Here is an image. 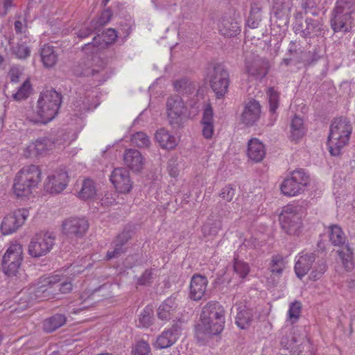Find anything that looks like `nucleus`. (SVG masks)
Here are the masks:
<instances>
[{
    "mask_svg": "<svg viewBox=\"0 0 355 355\" xmlns=\"http://www.w3.org/2000/svg\"><path fill=\"white\" fill-rule=\"evenodd\" d=\"M225 316L223 308L216 302H208L203 308L200 315V322L196 328L198 338L202 339L204 336L218 335L223 329Z\"/></svg>",
    "mask_w": 355,
    "mask_h": 355,
    "instance_id": "1",
    "label": "nucleus"
},
{
    "mask_svg": "<svg viewBox=\"0 0 355 355\" xmlns=\"http://www.w3.org/2000/svg\"><path fill=\"white\" fill-rule=\"evenodd\" d=\"M61 101V95L55 89L43 91L37 100L35 109L28 114V120L33 123H49L58 114Z\"/></svg>",
    "mask_w": 355,
    "mask_h": 355,
    "instance_id": "2",
    "label": "nucleus"
},
{
    "mask_svg": "<svg viewBox=\"0 0 355 355\" xmlns=\"http://www.w3.org/2000/svg\"><path fill=\"white\" fill-rule=\"evenodd\" d=\"M42 180V171L38 166H24L15 175L12 190L17 198L30 196Z\"/></svg>",
    "mask_w": 355,
    "mask_h": 355,
    "instance_id": "3",
    "label": "nucleus"
},
{
    "mask_svg": "<svg viewBox=\"0 0 355 355\" xmlns=\"http://www.w3.org/2000/svg\"><path fill=\"white\" fill-rule=\"evenodd\" d=\"M352 132V126L347 118L336 119L331 123L327 145L329 153L333 156L340 155L346 146Z\"/></svg>",
    "mask_w": 355,
    "mask_h": 355,
    "instance_id": "4",
    "label": "nucleus"
},
{
    "mask_svg": "<svg viewBox=\"0 0 355 355\" xmlns=\"http://www.w3.org/2000/svg\"><path fill=\"white\" fill-rule=\"evenodd\" d=\"M335 32H348L355 26V0H338L331 19Z\"/></svg>",
    "mask_w": 355,
    "mask_h": 355,
    "instance_id": "5",
    "label": "nucleus"
},
{
    "mask_svg": "<svg viewBox=\"0 0 355 355\" xmlns=\"http://www.w3.org/2000/svg\"><path fill=\"white\" fill-rule=\"evenodd\" d=\"M306 213L302 205L289 204L284 207L279 215L282 230L288 234L299 236L303 230V218Z\"/></svg>",
    "mask_w": 355,
    "mask_h": 355,
    "instance_id": "6",
    "label": "nucleus"
},
{
    "mask_svg": "<svg viewBox=\"0 0 355 355\" xmlns=\"http://www.w3.org/2000/svg\"><path fill=\"white\" fill-rule=\"evenodd\" d=\"M189 105L193 110L188 112L182 99L178 96L171 97L166 103V112L169 123L174 128H180L184 123L191 116L196 114L199 108L197 101H191Z\"/></svg>",
    "mask_w": 355,
    "mask_h": 355,
    "instance_id": "7",
    "label": "nucleus"
},
{
    "mask_svg": "<svg viewBox=\"0 0 355 355\" xmlns=\"http://www.w3.org/2000/svg\"><path fill=\"white\" fill-rule=\"evenodd\" d=\"M329 241L334 246L343 247L337 253L342 261L343 266L347 270H351L354 267V250L349 243H346V236L342 228L338 225H331L327 227Z\"/></svg>",
    "mask_w": 355,
    "mask_h": 355,
    "instance_id": "8",
    "label": "nucleus"
},
{
    "mask_svg": "<svg viewBox=\"0 0 355 355\" xmlns=\"http://www.w3.org/2000/svg\"><path fill=\"white\" fill-rule=\"evenodd\" d=\"M83 125V118L81 116H76L74 119H71L69 123L70 130L65 135L63 142L53 141L51 139L44 138L37 139L34 141L37 156L47 153L49 151L55 148L57 145L64 143H70L77 137V134L81 130Z\"/></svg>",
    "mask_w": 355,
    "mask_h": 355,
    "instance_id": "9",
    "label": "nucleus"
},
{
    "mask_svg": "<svg viewBox=\"0 0 355 355\" xmlns=\"http://www.w3.org/2000/svg\"><path fill=\"white\" fill-rule=\"evenodd\" d=\"M61 281L58 275L42 277L38 282L25 291L30 295V301H43L55 297V286Z\"/></svg>",
    "mask_w": 355,
    "mask_h": 355,
    "instance_id": "10",
    "label": "nucleus"
},
{
    "mask_svg": "<svg viewBox=\"0 0 355 355\" xmlns=\"http://www.w3.org/2000/svg\"><path fill=\"white\" fill-rule=\"evenodd\" d=\"M310 182L309 175L302 169L293 171L280 185L282 193L286 196H296L304 191Z\"/></svg>",
    "mask_w": 355,
    "mask_h": 355,
    "instance_id": "11",
    "label": "nucleus"
},
{
    "mask_svg": "<svg viewBox=\"0 0 355 355\" xmlns=\"http://www.w3.org/2000/svg\"><path fill=\"white\" fill-rule=\"evenodd\" d=\"M55 240V236L51 232H40L37 233L30 241L28 252L35 258L45 256L52 250Z\"/></svg>",
    "mask_w": 355,
    "mask_h": 355,
    "instance_id": "12",
    "label": "nucleus"
},
{
    "mask_svg": "<svg viewBox=\"0 0 355 355\" xmlns=\"http://www.w3.org/2000/svg\"><path fill=\"white\" fill-rule=\"evenodd\" d=\"M23 260V248L17 242L12 243L3 257L2 265L8 276H16Z\"/></svg>",
    "mask_w": 355,
    "mask_h": 355,
    "instance_id": "13",
    "label": "nucleus"
},
{
    "mask_svg": "<svg viewBox=\"0 0 355 355\" xmlns=\"http://www.w3.org/2000/svg\"><path fill=\"white\" fill-rule=\"evenodd\" d=\"M28 216L29 211L26 209H19L6 215L0 225L1 234L6 236L15 233L24 224Z\"/></svg>",
    "mask_w": 355,
    "mask_h": 355,
    "instance_id": "14",
    "label": "nucleus"
},
{
    "mask_svg": "<svg viewBox=\"0 0 355 355\" xmlns=\"http://www.w3.org/2000/svg\"><path fill=\"white\" fill-rule=\"evenodd\" d=\"M69 178L64 168H58L49 173L44 181V189L50 193H60L68 185Z\"/></svg>",
    "mask_w": 355,
    "mask_h": 355,
    "instance_id": "15",
    "label": "nucleus"
},
{
    "mask_svg": "<svg viewBox=\"0 0 355 355\" xmlns=\"http://www.w3.org/2000/svg\"><path fill=\"white\" fill-rule=\"evenodd\" d=\"M229 74L221 66L215 67L208 73L210 85L218 97L223 96L227 91Z\"/></svg>",
    "mask_w": 355,
    "mask_h": 355,
    "instance_id": "16",
    "label": "nucleus"
},
{
    "mask_svg": "<svg viewBox=\"0 0 355 355\" xmlns=\"http://www.w3.org/2000/svg\"><path fill=\"white\" fill-rule=\"evenodd\" d=\"M89 225L83 218H70L62 223V233L69 240L82 238L86 233Z\"/></svg>",
    "mask_w": 355,
    "mask_h": 355,
    "instance_id": "17",
    "label": "nucleus"
},
{
    "mask_svg": "<svg viewBox=\"0 0 355 355\" xmlns=\"http://www.w3.org/2000/svg\"><path fill=\"white\" fill-rule=\"evenodd\" d=\"M182 330V322L177 321L170 329H166L157 337L153 346L156 349H164L172 346L179 338Z\"/></svg>",
    "mask_w": 355,
    "mask_h": 355,
    "instance_id": "18",
    "label": "nucleus"
},
{
    "mask_svg": "<svg viewBox=\"0 0 355 355\" xmlns=\"http://www.w3.org/2000/svg\"><path fill=\"white\" fill-rule=\"evenodd\" d=\"M110 181L118 192L129 193L132 188V182L128 171L124 168H114L110 175Z\"/></svg>",
    "mask_w": 355,
    "mask_h": 355,
    "instance_id": "19",
    "label": "nucleus"
},
{
    "mask_svg": "<svg viewBox=\"0 0 355 355\" xmlns=\"http://www.w3.org/2000/svg\"><path fill=\"white\" fill-rule=\"evenodd\" d=\"M315 260V254L311 252L302 251L295 257V272L297 277L302 279L312 268Z\"/></svg>",
    "mask_w": 355,
    "mask_h": 355,
    "instance_id": "20",
    "label": "nucleus"
},
{
    "mask_svg": "<svg viewBox=\"0 0 355 355\" xmlns=\"http://www.w3.org/2000/svg\"><path fill=\"white\" fill-rule=\"evenodd\" d=\"M116 37V31L109 28L102 35L94 37L92 42L86 44L84 49L87 52L89 49H93L92 53H96L100 49H104L108 44L113 43Z\"/></svg>",
    "mask_w": 355,
    "mask_h": 355,
    "instance_id": "21",
    "label": "nucleus"
},
{
    "mask_svg": "<svg viewBox=\"0 0 355 355\" xmlns=\"http://www.w3.org/2000/svg\"><path fill=\"white\" fill-rule=\"evenodd\" d=\"M207 284L206 277L194 275L190 282L189 297L195 301L201 300L205 295Z\"/></svg>",
    "mask_w": 355,
    "mask_h": 355,
    "instance_id": "22",
    "label": "nucleus"
},
{
    "mask_svg": "<svg viewBox=\"0 0 355 355\" xmlns=\"http://www.w3.org/2000/svg\"><path fill=\"white\" fill-rule=\"evenodd\" d=\"M260 114L261 106L259 102L255 100H250L245 104L241 114V121L245 125H252L259 120Z\"/></svg>",
    "mask_w": 355,
    "mask_h": 355,
    "instance_id": "23",
    "label": "nucleus"
},
{
    "mask_svg": "<svg viewBox=\"0 0 355 355\" xmlns=\"http://www.w3.org/2000/svg\"><path fill=\"white\" fill-rule=\"evenodd\" d=\"M179 306V302L176 296H170L166 298L157 309L159 319L168 321L175 313Z\"/></svg>",
    "mask_w": 355,
    "mask_h": 355,
    "instance_id": "24",
    "label": "nucleus"
},
{
    "mask_svg": "<svg viewBox=\"0 0 355 355\" xmlns=\"http://www.w3.org/2000/svg\"><path fill=\"white\" fill-rule=\"evenodd\" d=\"M245 71L255 78H261L267 73L266 64L259 58H247L245 62Z\"/></svg>",
    "mask_w": 355,
    "mask_h": 355,
    "instance_id": "25",
    "label": "nucleus"
},
{
    "mask_svg": "<svg viewBox=\"0 0 355 355\" xmlns=\"http://www.w3.org/2000/svg\"><path fill=\"white\" fill-rule=\"evenodd\" d=\"M305 28L302 30L301 35L306 37H313L323 35L325 30L323 21L318 19L306 18L305 20Z\"/></svg>",
    "mask_w": 355,
    "mask_h": 355,
    "instance_id": "26",
    "label": "nucleus"
},
{
    "mask_svg": "<svg viewBox=\"0 0 355 355\" xmlns=\"http://www.w3.org/2000/svg\"><path fill=\"white\" fill-rule=\"evenodd\" d=\"M247 155L254 162H261L266 155L264 144L259 139L252 138L248 143Z\"/></svg>",
    "mask_w": 355,
    "mask_h": 355,
    "instance_id": "27",
    "label": "nucleus"
},
{
    "mask_svg": "<svg viewBox=\"0 0 355 355\" xmlns=\"http://www.w3.org/2000/svg\"><path fill=\"white\" fill-rule=\"evenodd\" d=\"M159 146L166 150H173L178 144V139L165 128L157 130L155 135Z\"/></svg>",
    "mask_w": 355,
    "mask_h": 355,
    "instance_id": "28",
    "label": "nucleus"
},
{
    "mask_svg": "<svg viewBox=\"0 0 355 355\" xmlns=\"http://www.w3.org/2000/svg\"><path fill=\"white\" fill-rule=\"evenodd\" d=\"M125 164L134 171H139L144 166V157L141 153L135 149H128L123 155Z\"/></svg>",
    "mask_w": 355,
    "mask_h": 355,
    "instance_id": "29",
    "label": "nucleus"
},
{
    "mask_svg": "<svg viewBox=\"0 0 355 355\" xmlns=\"http://www.w3.org/2000/svg\"><path fill=\"white\" fill-rule=\"evenodd\" d=\"M218 31L227 37L236 36L241 31L239 23L232 19H223L218 24Z\"/></svg>",
    "mask_w": 355,
    "mask_h": 355,
    "instance_id": "30",
    "label": "nucleus"
},
{
    "mask_svg": "<svg viewBox=\"0 0 355 355\" xmlns=\"http://www.w3.org/2000/svg\"><path fill=\"white\" fill-rule=\"evenodd\" d=\"M306 133V128L304 125L302 119L295 116L290 125V137L293 141H298L302 139Z\"/></svg>",
    "mask_w": 355,
    "mask_h": 355,
    "instance_id": "31",
    "label": "nucleus"
},
{
    "mask_svg": "<svg viewBox=\"0 0 355 355\" xmlns=\"http://www.w3.org/2000/svg\"><path fill=\"white\" fill-rule=\"evenodd\" d=\"M40 55L45 67H52L57 62L58 55L51 46L44 45L41 49Z\"/></svg>",
    "mask_w": 355,
    "mask_h": 355,
    "instance_id": "32",
    "label": "nucleus"
},
{
    "mask_svg": "<svg viewBox=\"0 0 355 355\" xmlns=\"http://www.w3.org/2000/svg\"><path fill=\"white\" fill-rule=\"evenodd\" d=\"M267 96L269 103V110L270 114V118L272 122L271 125L274 123L276 121L277 114L276 113V110L279 106V93L274 89L272 87H270L267 90Z\"/></svg>",
    "mask_w": 355,
    "mask_h": 355,
    "instance_id": "33",
    "label": "nucleus"
},
{
    "mask_svg": "<svg viewBox=\"0 0 355 355\" xmlns=\"http://www.w3.org/2000/svg\"><path fill=\"white\" fill-rule=\"evenodd\" d=\"M292 6L291 0H272V9L278 18L287 17Z\"/></svg>",
    "mask_w": 355,
    "mask_h": 355,
    "instance_id": "34",
    "label": "nucleus"
},
{
    "mask_svg": "<svg viewBox=\"0 0 355 355\" xmlns=\"http://www.w3.org/2000/svg\"><path fill=\"white\" fill-rule=\"evenodd\" d=\"M238 310L239 311L236 316V324L241 329L248 328L252 322V310L245 307L243 309L239 307Z\"/></svg>",
    "mask_w": 355,
    "mask_h": 355,
    "instance_id": "35",
    "label": "nucleus"
},
{
    "mask_svg": "<svg viewBox=\"0 0 355 355\" xmlns=\"http://www.w3.org/2000/svg\"><path fill=\"white\" fill-rule=\"evenodd\" d=\"M66 322V318L62 314H55L45 320L43 323L44 330L46 332H52L62 327Z\"/></svg>",
    "mask_w": 355,
    "mask_h": 355,
    "instance_id": "36",
    "label": "nucleus"
},
{
    "mask_svg": "<svg viewBox=\"0 0 355 355\" xmlns=\"http://www.w3.org/2000/svg\"><path fill=\"white\" fill-rule=\"evenodd\" d=\"M96 194L94 182L90 179H87L83 182L82 188L78 193V197L82 199H91Z\"/></svg>",
    "mask_w": 355,
    "mask_h": 355,
    "instance_id": "37",
    "label": "nucleus"
},
{
    "mask_svg": "<svg viewBox=\"0 0 355 355\" xmlns=\"http://www.w3.org/2000/svg\"><path fill=\"white\" fill-rule=\"evenodd\" d=\"M61 278V281L55 286V296L58 293V291L60 293H68L72 290L71 279L67 277V275L56 274Z\"/></svg>",
    "mask_w": 355,
    "mask_h": 355,
    "instance_id": "38",
    "label": "nucleus"
},
{
    "mask_svg": "<svg viewBox=\"0 0 355 355\" xmlns=\"http://www.w3.org/2000/svg\"><path fill=\"white\" fill-rule=\"evenodd\" d=\"M336 196V202L341 206L351 205L353 208H355V197L353 194L348 193L345 190L343 189L340 192L334 191Z\"/></svg>",
    "mask_w": 355,
    "mask_h": 355,
    "instance_id": "39",
    "label": "nucleus"
},
{
    "mask_svg": "<svg viewBox=\"0 0 355 355\" xmlns=\"http://www.w3.org/2000/svg\"><path fill=\"white\" fill-rule=\"evenodd\" d=\"M174 87L181 94H192L196 90L195 85L187 78H181L174 83Z\"/></svg>",
    "mask_w": 355,
    "mask_h": 355,
    "instance_id": "40",
    "label": "nucleus"
},
{
    "mask_svg": "<svg viewBox=\"0 0 355 355\" xmlns=\"http://www.w3.org/2000/svg\"><path fill=\"white\" fill-rule=\"evenodd\" d=\"M92 62H85V60H83L74 68V73L77 76L93 75L94 72L97 71L94 69H92Z\"/></svg>",
    "mask_w": 355,
    "mask_h": 355,
    "instance_id": "41",
    "label": "nucleus"
},
{
    "mask_svg": "<svg viewBox=\"0 0 355 355\" xmlns=\"http://www.w3.org/2000/svg\"><path fill=\"white\" fill-rule=\"evenodd\" d=\"M286 261L282 257L274 256L270 266V272L272 275H280L286 268Z\"/></svg>",
    "mask_w": 355,
    "mask_h": 355,
    "instance_id": "42",
    "label": "nucleus"
},
{
    "mask_svg": "<svg viewBox=\"0 0 355 355\" xmlns=\"http://www.w3.org/2000/svg\"><path fill=\"white\" fill-rule=\"evenodd\" d=\"M151 349L146 341L137 342L132 348L131 355H150Z\"/></svg>",
    "mask_w": 355,
    "mask_h": 355,
    "instance_id": "43",
    "label": "nucleus"
},
{
    "mask_svg": "<svg viewBox=\"0 0 355 355\" xmlns=\"http://www.w3.org/2000/svg\"><path fill=\"white\" fill-rule=\"evenodd\" d=\"M302 306L300 302H294L289 306L288 311V320L293 324L297 321L301 313Z\"/></svg>",
    "mask_w": 355,
    "mask_h": 355,
    "instance_id": "44",
    "label": "nucleus"
},
{
    "mask_svg": "<svg viewBox=\"0 0 355 355\" xmlns=\"http://www.w3.org/2000/svg\"><path fill=\"white\" fill-rule=\"evenodd\" d=\"M31 91V85L29 80H26L19 88L18 91L13 94L12 98L17 101H21L28 98Z\"/></svg>",
    "mask_w": 355,
    "mask_h": 355,
    "instance_id": "45",
    "label": "nucleus"
},
{
    "mask_svg": "<svg viewBox=\"0 0 355 355\" xmlns=\"http://www.w3.org/2000/svg\"><path fill=\"white\" fill-rule=\"evenodd\" d=\"M132 143L140 148L149 146L150 141L148 137L142 132H139L132 135Z\"/></svg>",
    "mask_w": 355,
    "mask_h": 355,
    "instance_id": "46",
    "label": "nucleus"
},
{
    "mask_svg": "<svg viewBox=\"0 0 355 355\" xmlns=\"http://www.w3.org/2000/svg\"><path fill=\"white\" fill-rule=\"evenodd\" d=\"M327 270V265L324 262H317L309 275L310 279L316 281L322 277Z\"/></svg>",
    "mask_w": 355,
    "mask_h": 355,
    "instance_id": "47",
    "label": "nucleus"
},
{
    "mask_svg": "<svg viewBox=\"0 0 355 355\" xmlns=\"http://www.w3.org/2000/svg\"><path fill=\"white\" fill-rule=\"evenodd\" d=\"M125 238L123 234L119 235L114 242V250L113 251H108L107 253V259H111L119 255L123 252V239Z\"/></svg>",
    "mask_w": 355,
    "mask_h": 355,
    "instance_id": "48",
    "label": "nucleus"
},
{
    "mask_svg": "<svg viewBox=\"0 0 355 355\" xmlns=\"http://www.w3.org/2000/svg\"><path fill=\"white\" fill-rule=\"evenodd\" d=\"M234 270L241 278H244L249 273L250 267L247 263L236 259L234 264Z\"/></svg>",
    "mask_w": 355,
    "mask_h": 355,
    "instance_id": "49",
    "label": "nucleus"
},
{
    "mask_svg": "<svg viewBox=\"0 0 355 355\" xmlns=\"http://www.w3.org/2000/svg\"><path fill=\"white\" fill-rule=\"evenodd\" d=\"M220 229L219 222H207L202 227V232L205 235H215Z\"/></svg>",
    "mask_w": 355,
    "mask_h": 355,
    "instance_id": "50",
    "label": "nucleus"
},
{
    "mask_svg": "<svg viewBox=\"0 0 355 355\" xmlns=\"http://www.w3.org/2000/svg\"><path fill=\"white\" fill-rule=\"evenodd\" d=\"M12 52L19 59H25L28 58L31 53L29 48L24 44H18L13 47Z\"/></svg>",
    "mask_w": 355,
    "mask_h": 355,
    "instance_id": "51",
    "label": "nucleus"
},
{
    "mask_svg": "<svg viewBox=\"0 0 355 355\" xmlns=\"http://www.w3.org/2000/svg\"><path fill=\"white\" fill-rule=\"evenodd\" d=\"M112 15V14L111 10L110 9H106L101 13L97 21H94L92 23H93V24L98 28L100 26L106 24L110 20Z\"/></svg>",
    "mask_w": 355,
    "mask_h": 355,
    "instance_id": "52",
    "label": "nucleus"
},
{
    "mask_svg": "<svg viewBox=\"0 0 355 355\" xmlns=\"http://www.w3.org/2000/svg\"><path fill=\"white\" fill-rule=\"evenodd\" d=\"M213 110L210 105H207L203 110L201 124L214 123Z\"/></svg>",
    "mask_w": 355,
    "mask_h": 355,
    "instance_id": "53",
    "label": "nucleus"
},
{
    "mask_svg": "<svg viewBox=\"0 0 355 355\" xmlns=\"http://www.w3.org/2000/svg\"><path fill=\"white\" fill-rule=\"evenodd\" d=\"M289 336L291 338L287 336L282 338L281 340V345L286 349H292L293 348L294 344L298 343L299 340L295 336V332H291Z\"/></svg>",
    "mask_w": 355,
    "mask_h": 355,
    "instance_id": "54",
    "label": "nucleus"
},
{
    "mask_svg": "<svg viewBox=\"0 0 355 355\" xmlns=\"http://www.w3.org/2000/svg\"><path fill=\"white\" fill-rule=\"evenodd\" d=\"M152 322L150 313L146 310H144L139 315L138 325L139 327H147Z\"/></svg>",
    "mask_w": 355,
    "mask_h": 355,
    "instance_id": "55",
    "label": "nucleus"
},
{
    "mask_svg": "<svg viewBox=\"0 0 355 355\" xmlns=\"http://www.w3.org/2000/svg\"><path fill=\"white\" fill-rule=\"evenodd\" d=\"M167 171L172 178H177L180 173L179 164L176 159H171L168 163Z\"/></svg>",
    "mask_w": 355,
    "mask_h": 355,
    "instance_id": "56",
    "label": "nucleus"
},
{
    "mask_svg": "<svg viewBox=\"0 0 355 355\" xmlns=\"http://www.w3.org/2000/svg\"><path fill=\"white\" fill-rule=\"evenodd\" d=\"M96 29L97 27L95 25H94L93 23H91V26L89 27L85 26L79 30H78L76 32V34L79 38L83 39L90 35L93 33V31H94Z\"/></svg>",
    "mask_w": 355,
    "mask_h": 355,
    "instance_id": "57",
    "label": "nucleus"
},
{
    "mask_svg": "<svg viewBox=\"0 0 355 355\" xmlns=\"http://www.w3.org/2000/svg\"><path fill=\"white\" fill-rule=\"evenodd\" d=\"M234 195L235 189L230 185L225 186L224 188H223L220 193V197L223 200L228 202L233 199Z\"/></svg>",
    "mask_w": 355,
    "mask_h": 355,
    "instance_id": "58",
    "label": "nucleus"
},
{
    "mask_svg": "<svg viewBox=\"0 0 355 355\" xmlns=\"http://www.w3.org/2000/svg\"><path fill=\"white\" fill-rule=\"evenodd\" d=\"M202 125V133L203 137L209 139L213 137L214 132V123H206L201 124Z\"/></svg>",
    "mask_w": 355,
    "mask_h": 355,
    "instance_id": "59",
    "label": "nucleus"
},
{
    "mask_svg": "<svg viewBox=\"0 0 355 355\" xmlns=\"http://www.w3.org/2000/svg\"><path fill=\"white\" fill-rule=\"evenodd\" d=\"M23 155L27 158L37 156L34 141L31 142L24 148Z\"/></svg>",
    "mask_w": 355,
    "mask_h": 355,
    "instance_id": "60",
    "label": "nucleus"
},
{
    "mask_svg": "<svg viewBox=\"0 0 355 355\" xmlns=\"http://www.w3.org/2000/svg\"><path fill=\"white\" fill-rule=\"evenodd\" d=\"M21 75V72L19 68L14 67L10 69L9 76L11 82L17 83Z\"/></svg>",
    "mask_w": 355,
    "mask_h": 355,
    "instance_id": "61",
    "label": "nucleus"
},
{
    "mask_svg": "<svg viewBox=\"0 0 355 355\" xmlns=\"http://www.w3.org/2000/svg\"><path fill=\"white\" fill-rule=\"evenodd\" d=\"M152 278V272L150 270H146L143 275L139 278L138 284L140 285H146Z\"/></svg>",
    "mask_w": 355,
    "mask_h": 355,
    "instance_id": "62",
    "label": "nucleus"
},
{
    "mask_svg": "<svg viewBox=\"0 0 355 355\" xmlns=\"http://www.w3.org/2000/svg\"><path fill=\"white\" fill-rule=\"evenodd\" d=\"M320 4H322V0H307L302 6L304 9H306L318 7Z\"/></svg>",
    "mask_w": 355,
    "mask_h": 355,
    "instance_id": "63",
    "label": "nucleus"
},
{
    "mask_svg": "<svg viewBox=\"0 0 355 355\" xmlns=\"http://www.w3.org/2000/svg\"><path fill=\"white\" fill-rule=\"evenodd\" d=\"M114 199L112 198L111 193H107L103 198L101 199V204L103 205H109L114 202Z\"/></svg>",
    "mask_w": 355,
    "mask_h": 355,
    "instance_id": "64",
    "label": "nucleus"
}]
</instances>
